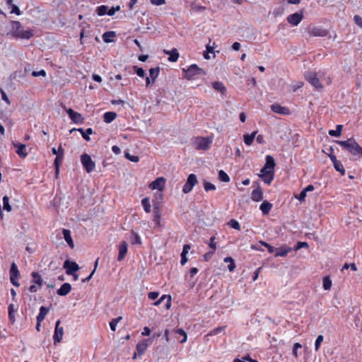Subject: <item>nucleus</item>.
<instances>
[{
	"label": "nucleus",
	"instance_id": "57",
	"mask_svg": "<svg viewBox=\"0 0 362 362\" xmlns=\"http://www.w3.org/2000/svg\"><path fill=\"white\" fill-rule=\"evenodd\" d=\"M260 244H262V245L265 246L266 247H267L268 249V251L270 252V253H272L274 252V251H276V249H275L274 247L271 246L270 245H269L268 243H265V242H263V241H260L259 242Z\"/></svg>",
	"mask_w": 362,
	"mask_h": 362
},
{
	"label": "nucleus",
	"instance_id": "39",
	"mask_svg": "<svg viewBox=\"0 0 362 362\" xmlns=\"http://www.w3.org/2000/svg\"><path fill=\"white\" fill-rule=\"evenodd\" d=\"M78 130L81 133L82 137L85 140L90 141L89 136L93 134V129L91 128H88L86 131H83V129H78Z\"/></svg>",
	"mask_w": 362,
	"mask_h": 362
},
{
	"label": "nucleus",
	"instance_id": "1",
	"mask_svg": "<svg viewBox=\"0 0 362 362\" xmlns=\"http://www.w3.org/2000/svg\"><path fill=\"white\" fill-rule=\"evenodd\" d=\"M275 161L274 158L267 155L265 157V164L260 170L259 177L267 185H270L274 177Z\"/></svg>",
	"mask_w": 362,
	"mask_h": 362
},
{
	"label": "nucleus",
	"instance_id": "28",
	"mask_svg": "<svg viewBox=\"0 0 362 362\" xmlns=\"http://www.w3.org/2000/svg\"><path fill=\"white\" fill-rule=\"evenodd\" d=\"M6 4L8 6V8L11 9L10 10L11 13H15L18 16L21 15V12L20 11L19 8L16 5L13 4L12 0H7Z\"/></svg>",
	"mask_w": 362,
	"mask_h": 362
},
{
	"label": "nucleus",
	"instance_id": "31",
	"mask_svg": "<svg viewBox=\"0 0 362 362\" xmlns=\"http://www.w3.org/2000/svg\"><path fill=\"white\" fill-rule=\"evenodd\" d=\"M141 205L146 213L148 214L151 211V205L150 203V199L148 197H145L142 199Z\"/></svg>",
	"mask_w": 362,
	"mask_h": 362
},
{
	"label": "nucleus",
	"instance_id": "16",
	"mask_svg": "<svg viewBox=\"0 0 362 362\" xmlns=\"http://www.w3.org/2000/svg\"><path fill=\"white\" fill-rule=\"evenodd\" d=\"M10 274H11V283L16 286H19L20 284H19L18 281H14V279H18L19 276V271H18L17 266L15 263H13L11 264V269H10Z\"/></svg>",
	"mask_w": 362,
	"mask_h": 362
},
{
	"label": "nucleus",
	"instance_id": "15",
	"mask_svg": "<svg viewBox=\"0 0 362 362\" xmlns=\"http://www.w3.org/2000/svg\"><path fill=\"white\" fill-rule=\"evenodd\" d=\"M59 151H60V153L57 155V156L54 159V166H55V174L56 176H58L59 173V167L62 163L63 158H64V149L60 145L59 147Z\"/></svg>",
	"mask_w": 362,
	"mask_h": 362
},
{
	"label": "nucleus",
	"instance_id": "55",
	"mask_svg": "<svg viewBox=\"0 0 362 362\" xmlns=\"http://www.w3.org/2000/svg\"><path fill=\"white\" fill-rule=\"evenodd\" d=\"M134 69H135L136 74L139 76L144 77L145 76V71L142 68L134 66Z\"/></svg>",
	"mask_w": 362,
	"mask_h": 362
},
{
	"label": "nucleus",
	"instance_id": "22",
	"mask_svg": "<svg viewBox=\"0 0 362 362\" xmlns=\"http://www.w3.org/2000/svg\"><path fill=\"white\" fill-rule=\"evenodd\" d=\"M251 199L255 202H259L263 199V192L260 187H257L252 191Z\"/></svg>",
	"mask_w": 362,
	"mask_h": 362
},
{
	"label": "nucleus",
	"instance_id": "23",
	"mask_svg": "<svg viewBox=\"0 0 362 362\" xmlns=\"http://www.w3.org/2000/svg\"><path fill=\"white\" fill-rule=\"evenodd\" d=\"M211 86L216 91L220 92L221 94L225 95L226 92V88L222 82L214 81L211 83Z\"/></svg>",
	"mask_w": 362,
	"mask_h": 362
},
{
	"label": "nucleus",
	"instance_id": "59",
	"mask_svg": "<svg viewBox=\"0 0 362 362\" xmlns=\"http://www.w3.org/2000/svg\"><path fill=\"white\" fill-rule=\"evenodd\" d=\"M303 86V83L301 81H298L296 83L292 85L293 91H296L298 88H300Z\"/></svg>",
	"mask_w": 362,
	"mask_h": 362
},
{
	"label": "nucleus",
	"instance_id": "11",
	"mask_svg": "<svg viewBox=\"0 0 362 362\" xmlns=\"http://www.w3.org/2000/svg\"><path fill=\"white\" fill-rule=\"evenodd\" d=\"M308 33L310 35L315 37H325L327 35V30L319 26H313L309 28Z\"/></svg>",
	"mask_w": 362,
	"mask_h": 362
},
{
	"label": "nucleus",
	"instance_id": "20",
	"mask_svg": "<svg viewBox=\"0 0 362 362\" xmlns=\"http://www.w3.org/2000/svg\"><path fill=\"white\" fill-rule=\"evenodd\" d=\"M163 52L169 56L168 59L170 62H176L180 57V54L176 48H173L171 50L164 49Z\"/></svg>",
	"mask_w": 362,
	"mask_h": 362
},
{
	"label": "nucleus",
	"instance_id": "47",
	"mask_svg": "<svg viewBox=\"0 0 362 362\" xmlns=\"http://www.w3.org/2000/svg\"><path fill=\"white\" fill-rule=\"evenodd\" d=\"M122 319V317L121 316H119V317L112 319L111 320V322H110V329L112 331L115 332L116 330V327H117V324L121 321Z\"/></svg>",
	"mask_w": 362,
	"mask_h": 362
},
{
	"label": "nucleus",
	"instance_id": "2",
	"mask_svg": "<svg viewBox=\"0 0 362 362\" xmlns=\"http://www.w3.org/2000/svg\"><path fill=\"white\" fill-rule=\"evenodd\" d=\"M306 80L316 89H322L323 85H328L331 83V78L326 76L324 72H308L305 75Z\"/></svg>",
	"mask_w": 362,
	"mask_h": 362
},
{
	"label": "nucleus",
	"instance_id": "24",
	"mask_svg": "<svg viewBox=\"0 0 362 362\" xmlns=\"http://www.w3.org/2000/svg\"><path fill=\"white\" fill-rule=\"evenodd\" d=\"M291 251V248L286 246L283 245L281 247L276 250V257H285L287 254Z\"/></svg>",
	"mask_w": 362,
	"mask_h": 362
},
{
	"label": "nucleus",
	"instance_id": "43",
	"mask_svg": "<svg viewBox=\"0 0 362 362\" xmlns=\"http://www.w3.org/2000/svg\"><path fill=\"white\" fill-rule=\"evenodd\" d=\"M3 209L8 212L11 211V206L9 204V198L8 196L3 197Z\"/></svg>",
	"mask_w": 362,
	"mask_h": 362
},
{
	"label": "nucleus",
	"instance_id": "13",
	"mask_svg": "<svg viewBox=\"0 0 362 362\" xmlns=\"http://www.w3.org/2000/svg\"><path fill=\"white\" fill-rule=\"evenodd\" d=\"M303 14L301 13H294L288 16L287 21L292 25H298L303 20Z\"/></svg>",
	"mask_w": 362,
	"mask_h": 362
},
{
	"label": "nucleus",
	"instance_id": "56",
	"mask_svg": "<svg viewBox=\"0 0 362 362\" xmlns=\"http://www.w3.org/2000/svg\"><path fill=\"white\" fill-rule=\"evenodd\" d=\"M32 75L35 77H37V76H46V72L45 70L42 69L39 71H33L32 73Z\"/></svg>",
	"mask_w": 362,
	"mask_h": 362
},
{
	"label": "nucleus",
	"instance_id": "58",
	"mask_svg": "<svg viewBox=\"0 0 362 362\" xmlns=\"http://www.w3.org/2000/svg\"><path fill=\"white\" fill-rule=\"evenodd\" d=\"M306 195H307V193L303 189L300 194L297 197L296 196V197L300 202H303L306 197Z\"/></svg>",
	"mask_w": 362,
	"mask_h": 362
},
{
	"label": "nucleus",
	"instance_id": "8",
	"mask_svg": "<svg viewBox=\"0 0 362 362\" xmlns=\"http://www.w3.org/2000/svg\"><path fill=\"white\" fill-rule=\"evenodd\" d=\"M81 162L83 167L88 173L94 170L95 168V163L88 154L83 153L81 156Z\"/></svg>",
	"mask_w": 362,
	"mask_h": 362
},
{
	"label": "nucleus",
	"instance_id": "48",
	"mask_svg": "<svg viewBox=\"0 0 362 362\" xmlns=\"http://www.w3.org/2000/svg\"><path fill=\"white\" fill-rule=\"evenodd\" d=\"M324 340V337L320 334V335H318V337H317L316 340H315V349L316 351H317L320 347V345L322 344V342Z\"/></svg>",
	"mask_w": 362,
	"mask_h": 362
},
{
	"label": "nucleus",
	"instance_id": "42",
	"mask_svg": "<svg viewBox=\"0 0 362 362\" xmlns=\"http://www.w3.org/2000/svg\"><path fill=\"white\" fill-rule=\"evenodd\" d=\"M159 71H160V70H159L158 67L150 69L149 75H150V77L152 78V82H155L156 78L158 77V76L159 74Z\"/></svg>",
	"mask_w": 362,
	"mask_h": 362
},
{
	"label": "nucleus",
	"instance_id": "4",
	"mask_svg": "<svg viewBox=\"0 0 362 362\" xmlns=\"http://www.w3.org/2000/svg\"><path fill=\"white\" fill-rule=\"evenodd\" d=\"M11 25V29L8 34L13 37L28 40L33 35L32 31L30 30H25L19 21H12Z\"/></svg>",
	"mask_w": 362,
	"mask_h": 362
},
{
	"label": "nucleus",
	"instance_id": "63",
	"mask_svg": "<svg viewBox=\"0 0 362 362\" xmlns=\"http://www.w3.org/2000/svg\"><path fill=\"white\" fill-rule=\"evenodd\" d=\"M330 151H331V153L329 154V157L330 160H332V163L334 164L339 160L337 159V157L332 153V152H333L332 148H330Z\"/></svg>",
	"mask_w": 362,
	"mask_h": 362
},
{
	"label": "nucleus",
	"instance_id": "35",
	"mask_svg": "<svg viewBox=\"0 0 362 362\" xmlns=\"http://www.w3.org/2000/svg\"><path fill=\"white\" fill-rule=\"evenodd\" d=\"M33 276V284L38 286V287H41L42 285V279L41 276L37 272H33L32 273Z\"/></svg>",
	"mask_w": 362,
	"mask_h": 362
},
{
	"label": "nucleus",
	"instance_id": "3",
	"mask_svg": "<svg viewBox=\"0 0 362 362\" xmlns=\"http://www.w3.org/2000/svg\"><path fill=\"white\" fill-rule=\"evenodd\" d=\"M337 143L347 150L351 156L358 158H362V147L354 139L350 138L346 141H337Z\"/></svg>",
	"mask_w": 362,
	"mask_h": 362
},
{
	"label": "nucleus",
	"instance_id": "54",
	"mask_svg": "<svg viewBox=\"0 0 362 362\" xmlns=\"http://www.w3.org/2000/svg\"><path fill=\"white\" fill-rule=\"evenodd\" d=\"M192 9L195 12L201 13V12L205 11L206 8L204 6H202L200 5H194V6H192Z\"/></svg>",
	"mask_w": 362,
	"mask_h": 362
},
{
	"label": "nucleus",
	"instance_id": "9",
	"mask_svg": "<svg viewBox=\"0 0 362 362\" xmlns=\"http://www.w3.org/2000/svg\"><path fill=\"white\" fill-rule=\"evenodd\" d=\"M198 183L197 175L190 174L188 175L186 182L182 187V192L184 194L189 193L193 187Z\"/></svg>",
	"mask_w": 362,
	"mask_h": 362
},
{
	"label": "nucleus",
	"instance_id": "46",
	"mask_svg": "<svg viewBox=\"0 0 362 362\" xmlns=\"http://www.w3.org/2000/svg\"><path fill=\"white\" fill-rule=\"evenodd\" d=\"M333 165L337 171L339 172L342 175H345V170L341 161L339 160Z\"/></svg>",
	"mask_w": 362,
	"mask_h": 362
},
{
	"label": "nucleus",
	"instance_id": "38",
	"mask_svg": "<svg viewBox=\"0 0 362 362\" xmlns=\"http://www.w3.org/2000/svg\"><path fill=\"white\" fill-rule=\"evenodd\" d=\"M343 126L341 124H338L336 127V129H331L329 131V134L332 136L338 137L341 135L342 131Z\"/></svg>",
	"mask_w": 362,
	"mask_h": 362
},
{
	"label": "nucleus",
	"instance_id": "34",
	"mask_svg": "<svg viewBox=\"0 0 362 362\" xmlns=\"http://www.w3.org/2000/svg\"><path fill=\"white\" fill-rule=\"evenodd\" d=\"M48 312H49L48 308L42 306L40 309V313L37 316V321L42 322L45 320Z\"/></svg>",
	"mask_w": 362,
	"mask_h": 362
},
{
	"label": "nucleus",
	"instance_id": "37",
	"mask_svg": "<svg viewBox=\"0 0 362 362\" xmlns=\"http://www.w3.org/2000/svg\"><path fill=\"white\" fill-rule=\"evenodd\" d=\"M332 285V280L330 279L329 276H327L323 278L322 286L325 290H326V291L330 290Z\"/></svg>",
	"mask_w": 362,
	"mask_h": 362
},
{
	"label": "nucleus",
	"instance_id": "62",
	"mask_svg": "<svg viewBox=\"0 0 362 362\" xmlns=\"http://www.w3.org/2000/svg\"><path fill=\"white\" fill-rule=\"evenodd\" d=\"M159 293L158 292H150L148 294V297L151 300H155L158 297Z\"/></svg>",
	"mask_w": 362,
	"mask_h": 362
},
{
	"label": "nucleus",
	"instance_id": "7",
	"mask_svg": "<svg viewBox=\"0 0 362 362\" xmlns=\"http://www.w3.org/2000/svg\"><path fill=\"white\" fill-rule=\"evenodd\" d=\"M166 185V179L163 177H158L155 180L148 184V188L151 190H157L160 194L159 197L160 199L163 197L162 192L164 191Z\"/></svg>",
	"mask_w": 362,
	"mask_h": 362
},
{
	"label": "nucleus",
	"instance_id": "19",
	"mask_svg": "<svg viewBox=\"0 0 362 362\" xmlns=\"http://www.w3.org/2000/svg\"><path fill=\"white\" fill-rule=\"evenodd\" d=\"M13 146L16 148V153L21 158H24L28 156V152H27L26 146L25 144H22L20 143H13Z\"/></svg>",
	"mask_w": 362,
	"mask_h": 362
},
{
	"label": "nucleus",
	"instance_id": "10",
	"mask_svg": "<svg viewBox=\"0 0 362 362\" xmlns=\"http://www.w3.org/2000/svg\"><path fill=\"white\" fill-rule=\"evenodd\" d=\"M60 323V320H57L55 325L54 334L53 336L54 344L59 343L63 338L64 328L59 326Z\"/></svg>",
	"mask_w": 362,
	"mask_h": 362
},
{
	"label": "nucleus",
	"instance_id": "29",
	"mask_svg": "<svg viewBox=\"0 0 362 362\" xmlns=\"http://www.w3.org/2000/svg\"><path fill=\"white\" fill-rule=\"evenodd\" d=\"M148 346V344L147 343V340H143L142 341L139 342L136 345L137 353L139 355L143 354L146 351Z\"/></svg>",
	"mask_w": 362,
	"mask_h": 362
},
{
	"label": "nucleus",
	"instance_id": "27",
	"mask_svg": "<svg viewBox=\"0 0 362 362\" xmlns=\"http://www.w3.org/2000/svg\"><path fill=\"white\" fill-rule=\"evenodd\" d=\"M116 34L114 31H107L103 33L102 37L105 42L109 43L114 41Z\"/></svg>",
	"mask_w": 362,
	"mask_h": 362
},
{
	"label": "nucleus",
	"instance_id": "41",
	"mask_svg": "<svg viewBox=\"0 0 362 362\" xmlns=\"http://www.w3.org/2000/svg\"><path fill=\"white\" fill-rule=\"evenodd\" d=\"M129 239H130L131 243L133 245L141 243V240L139 235L138 234L135 233L134 231H132Z\"/></svg>",
	"mask_w": 362,
	"mask_h": 362
},
{
	"label": "nucleus",
	"instance_id": "49",
	"mask_svg": "<svg viewBox=\"0 0 362 362\" xmlns=\"http://www.w3.org/2000/svg\"><path fill=\"white\" fill-rule=\"evenodd\" d=\"M204 188L206 192H209V191H211V190H215L216 189V186L214 184L211 183V182L204 181Z\"/></svg>",
	"mask_w": 362,
	"mask_h": 362
},
{
	"label": "nucleus",
	"instance_id": "18",
	"mask_svg": "<svg viewBox=\"0 0 362 362\" xmlns=\"http://www.w3.org/2000/svg\"><path fill=\"white\" fill-rule=\"evenodd\" d=\"M271 110L275 113L284 115H289L290 113L288 108L281 106L277 103L272 105Z\"/></svg>",
	"mask_w": 362,
	"mask_h": 362
},
{
	"label": "nucleus",
	"instance_id": "51",
	"mask_svg": "<svg viewBox=\"0 0 362 362\" xmlns=\"http://www.w3.org/2000/svg\"><path fill=\"white\" fill-rule=\"evenodd\" d=\"M125 157L131 160L132 162L136 163L139 160V158L137 156H132L129 153H125Z\"/></svg>",
	"mask_w": 362,
	"mask_h": 362
},
{
	"label": "nucleus",
	"instance_id": "44",
	"mask_svg": "<svg viewBox=\"0 0 362 362\" xmlns=\"http://www.w3.org/2000/svg\"><path fill=\"white\" fill-rule=\"evenodd\" d=\"M218 179L224 182H228L230 181L229 176L223 170L218 171Z\"/></svg>",
	"mask_w": 362,
	"mask_h": 362
},
{
	"label": "nucleus",
	"instance_id": "21",
	"mask_svg": "<svg viewBox=\"0 0 362 362\" xmlns=\"http://www.w3.org/2000/svg\"><path fill=\"white\" fill-rule=\"evenodd\" d=\"M71 289V286L69 283H64L58 290L57 294L62 296H66Z\"/></svg>",
	"mask_w": 362,
	"mask_h": 362
},
{
	"label": "nucleus",
	"instance_id": "17",
	"mask_svg": "<svg viewBox=\"0 0 362 362\" xmlns=\"http://www.w3.org/2000/svg\"><path fill=\"white\" fill-rule=\"evenodd\" d=\"M127 247H128V244L126 241H122L119 245V247H118V250H119V254H118V257H117V260L119 262H121L122 260L124 259L125 255H127Z\"/></svg>",
	"mask_w": 362,
	"mask_h": 362
},
{
	"label": "nucleus",
	"instance_id": "53",
	"mask_svg": "<svg viewBox=\"0 0 362 362\" xmlns=\"http://www.w3.org/2000/svg\"><path fill=\"white\" fill-rule=\"evenodd\" d=\"M302 347V345L300 344V343H295L293 344V356L297 358L298 356V349H300Z\"/></svg>",
	"mask_w": 362,
	"mask_h": 362
},
{
	"label": "nucleus",
	"instance_id": "33",
	"mask_svg": "<svg viewBox=\"0 0 362 362\" xmlns=\"http://www.w3.org/2000/svg\"><path fill=\"white\" fill-rule=\"evenodd\" d=\"M215 48V42L211 45L209 43L206 46V51L204 52L203 56L204 59H209L211 58L209 54L214 52V49Z\"/></svg>",
	"mask_w": 362,
	"mask_h": 362
},
{
	"label": "nucleus",
	"instance_id": "60",
	"mask_svg": "<svg viewBox=\"0 0 362 362\" xmlns=\"http://www.w3.org/2000/svg\"><path fill=\"white\" fill-rule=\"evenodd\" d=\"M354 20L355 23L362 28V18L359 16H355Z\"/></svg>",
	"mask_w": 362,
	"mask_h": 362
},
{
	"label": "nucleus",
	"instance_id": "5",
	"mask_svg": "<svg viewBox=\"0 0 362 362\" xmlns=\"http://www.w3.org/2000/svg\"><path fill=\"white\" fill-rule=\"evenodd\" d=\"M214 141L213 136L206 137L197 136L192 141V146L194 148L199 151H207L210 148L211 144Z\"/></svg>",
	"mask_w": 362,
	"mask_h": 362
},
{
	"label": "nucleus",
	"instance_id": "12",
	"mask_svg": "<svg viewBox=\"0 0 362 362\" xmlns=\"http://www.w3.org/2000/svg\"><path fill=\"white\" fill-rule=\"evenodd\" d=\"M64 268L66 269V272L69 275L73 274L74 272L79 269V267L76 262H71L69 259L64 262Z\"/></svg>",
	"mask_w": 362,
	"mask_h": 362
},
{
	"label": "nucleus",
	"instance_id": "36",
	"mask_svg": "<svg viewBox=\"0 0 362 362\" xmlns=\"http://www.w3.org/2000/svg\"><path fill=\"white\" fill-rule=\"evenodd\" d=\"M108 10V6L106 5H102L100 6H98L95 9V13L99 16H103L104 15H107Z\"/></svg>",
	"mask_w": 362,
	"mask_h": 362
},
{
	"label": "nucleus",
	"instance_id": "52",
	"mask_svg": "<svg viewBox=\"0 0 362 362\" xmlns=\"http://www.w3.org/2000/svg\"><path fill=\"white\" fill-rule=\"evenodd\" d=\"M308 247V243H306V242H298L296 245L294 247V250L297 251V250H300L302 247Z\"/></svg>",
	"mask_w": 362,
	"mask_h": 362
},
{
	"label": "nucleus",
	"instance_id": "32",
	"mask_svg": "<svg viewBox=\"0 0 362 362\" xmlns=\"http://www.w3.org/2000/svg\"><path fill=\"white\" fill-rule=\"evenodd\" d=\"M272 208V204L267 201H264L260 205V210L264 214H267L269 212Z\"/></svg>",
	"mask_w": 362,
	"mask_h": 362
},
{
	"label": "nucleus",
	"instance_id": "14",
	"mask_svg": "<svg viewBox=\"0 0 362 362\" xmlns=\"http://www.w3.org/2000/svg\"><path fill=\"white\" fill-rule=\"evenodd\" d=\"M66 112L73 122L76 124L83 123V117L80 113L74 111L71 108L66 110Z\"/></svg>",
	"mask_w": 362,
	"mask_h": 362
},
{
	"label": "nucleus",
	"instance_id": "30",
	"mask_svg": "<svg viewBox=\"0 0 362 362\" xmlns=\"http://www.w3.org/2000/svg\"><path fill=\"white\" fill-rule=\"evenodd\" d=\"M117 114L114 112H107L103 115V119L105 123H110L115 119Z\"/></svg>",
	"mask_w": 362,
	"mask_h": 362
},
{
	"label": "nucleus",
	"instance_id": "6",
	"mask_svg": "<svg viewBox=\"0 0 362 362\" xmlns=\"http://www.w3.org/2000/svg\"><path fill=\"white\" fill-rule=\"evenodd\" d=\"M182 71L184 72V78L187 80H191L197 75L206 74L205 71L197 64H192L187 69H182Z\"/></svg>",
	"mask_w": 362,
	"mask_h": 362
},
{
	"label": "nucleus",
	"instance_id": "26",
	"mask_svg": "<svg viewBox=\"0 0 362 362\" xmlns=\"http://www.w3.org/2000/svg\"><path fill=\"white\" fill-rule=\"evenodd\" d=\"M71 231L69 230H68V229H64L63 230L64 238L65 239V240L67 243V244L69 245V246L71 248H74V243L73 239L71 238Z\"/></svg>",
	"mask_w": 362,
	"mask_h": 362
},
{
	"label": "nucleus",
	"instance_id": "50",
	"mask_svg": "<svg viewBox=\"0 0 362 362\" xmlns=\"http://www.w3.org/2000/svg\"><path fill=\"white\" fill-rule=\"evenodd\" d=\"M175 333L183 337L182 339L180 341L181 343H185L187 341V334L183 329H177L175 330Z\"/></svg>",
	"mask_w": 362,
	"mask_h": 362
},
{
	"label": "nucleus",
	"instance_id": "61",
	"mask_svg": "<svg viewBox=\"0 0 362 362\" xmlns=\"http://www.w3.org/2000/svg\"><path fill=\"white\" fill-rule=\"evenodd\" d=\"M155 6H161L165 4V0H149Z\"/></svg>",
	"mask_w": 362,
	"mask_h": 362
},
{
	"label": "nucleus",
	"instance_id": "40",
	"mask_svg": "<svg viewBox=\"0 0 362 362\" xmlns=\"http://www.w3.org/2000/svg\"><path fill=\"white\" fill-rule=\"evenodd\" d=\"M223 261L226 263H229L228 269L230 272H233L235 268V263L232 257H228L224 258Z\"/></svg>",
	"mask_w": 362,
	"mask_h": 362
},
{
	"label": "nucleus",
	"instance_id": "64",
	"mask_svg": "<svg viewBox=\"0 0 362 362\" xmlns=\"http://www.w3.org/2000/svg\"><path fill=\"white\" fill-rule=\"evenodd\" d=\"M40 287H38L37 285L33 284V285H31L29 288V291L32 293H35L37 291V290L40 288Z\"/></svg>",
	"mask_w": 362,
	"mask_h": 362
},
{
	"label": "nucleus",
	"instance_id": "25",
	"mask_svg": "<svg viewBox=\"0 0 362 362\" xmlns=\"http://www.w3.org/2000/svg\"><path fill=\"white\" fill-rule=\"evenodd\" d=\"M257 134V131H255L250 134H244L243 135L244 143L248 146H251L255 139Z\"/></svg>",
	"mask_w": 362,
	"mask_h": 362
},
{
	"label": "nucleus",
	"instance_id": "45",
	"mask_svg": "<svg viewBox=\"0 0 362 362\" xmlns=\"http://www.w3.org/2000/svg\"><path fill=\"white\" fill-rule=\"evenodd\" d=\"M14 312H15L14 305L10 304L8 306V317L12 324L15 322Z\"/></svg>",
	"mask_w": 362,
	"mask_h": 362
}]
</instances>
